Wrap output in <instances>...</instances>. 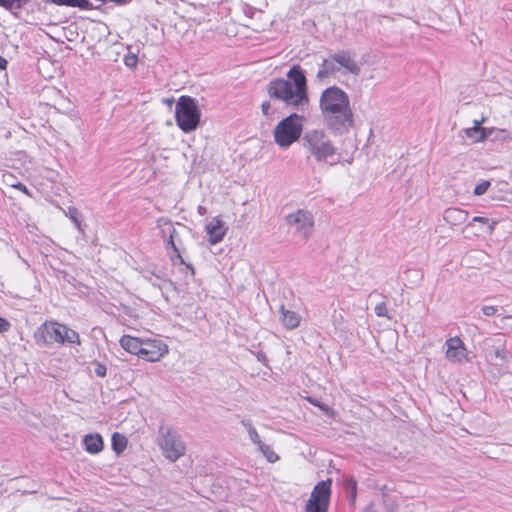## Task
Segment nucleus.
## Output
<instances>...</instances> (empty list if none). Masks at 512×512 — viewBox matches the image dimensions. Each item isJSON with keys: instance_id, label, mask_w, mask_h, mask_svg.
Returning <instances> with one entry per match:
<instances>
[{"instance_id": "obj_1", "label": "nucleus", "mask_w": 512, "mask_h": 512, "mask_svg": "<svg viewBox=\"0 0 512 512\" xmlns=\"http://www.w3.org/2000/svg\"><path fill=\"white\" fill-rule=\"evenodd\" d=\"M319 108L323 122L332 134H346L354 124V113L349 95L338 86L324 89L319 97Z\"/></svg>"}, {"instance_id": "obj_2", "label": "nucleus", "mask_w": 512, "mask_h": 512, "mask_svg": "<svg viewBox=\"0 0 512 512\" xmlns=\"http://www.w3.org/2000/svg\"><path fill=\"white\" fill-rule=\"evenodd\" d=\"M268 93L272 98L296 109L303 108L309 103L307 79L299 65L291 67L286 78L272 80L268 86Z\"/></svg>"}, {"instance_id": "obj_3", "label": "nucleus", "mask_w": 512, "mask_h": 512, "mask_svg": "<svg viewBox=\"0 0 512 512\" xmlns=\"http://www.w3.org/2000/svg\"><path fill=\"white\" fill-rule=\"evenodd\" d=\"M38 345L81 344L78 332L56 321H45L34 333Z\"/></svg>"}, {"instance_id": "obj_4", "label": "nucleus", "mask_w": 512, "mask_h": 512, "mask_svg": "<svg viewBox=\"0 0 512 512\" xmlns=\"http://www.w3.org/2000/svg\"><path fill=\"white\" fill-rule=\"evenodd\" d=\"M480 345L492 374L500 375L509 371L512 356L507 351L505 341L502 338L487 337Z\"/></svg>"}, {"instance_id": "obj_5", "label": "nucleus", "mask_w": 512, "mask_h": 512, "mask_svg": "<svg viewBox=\"0 0 512 512\" xmlns=\"http://www.w3.org/2000/svg\"><path fill=\"white\" fill-rule=\"evenodd\" d=\"M302 145L317 162H328L337 154V147L324 129L307 130Z\"/></svg>"}, {"instance_id": "obj_6", "label": "nucleus", "mask_w": 512, "mask_h": 512, "mask_svg": "<svg viewBox=\"0 0 512 512\" xmlns=\"http://www.w3.org/2000/svg\"><path fill=\"white\" fill-rule=\"evenodd\" d=\"M303 116L292 113L282 119L273 130L275 143L283 149L298 141L303 131Z\"/></svg>"}, {"instance_id": "obj_7", "label": "nucleus", "mask_w": 512, "mask_h": 512, "mask_svg": "<svg viewBox=\"0 0 512 512\" xmlns=\"http://www.w3.org/2000/svg\"><path fill=\"white\" fill-rule=\"evenodd\" d=\"M201 112L195 101L190 96H181L175 106V120L178 127L184 133H190L197 129L200 123Z\"/></svg>"}, {"instance_id": "obj_8", "label": "nucleus", "mask_w": 512, "mask_h": 512, "mask_svg": "<svg viewBox=\"0 0 512 512\" xmlns=\"http://www.w3.org/2000/svg\"><path fill=\"white\" fill-rule=\"evenodd\" d=\"M285 223L294 236L307 241L314 232L315 216L307 209H297L286 215Z\"/></svg>"}, {"instance_id": "obj_9", "label": "nucleus", "mask_w": 512, "mask_h": 512, "mask_svg": "<svg viewBox=\"0 0 512 512\" xmlns=\"http://www.w3.org/2000/svg\"><path fill=\"white\" fill-rule=\"evenodd\" d=\"M158 444L164 456L172 462L182 457L186 451V446L181 437L170 428L161 427L159 429Z\"/></svg>"}, {"instance_id": "obj_10", "label": "nucleus", "mask_w": 512, "mask_h": 512, "mask_svg": "<svg viewBox=\"0 0 512 512\" xmlns=\"http://www.w3.org/2000/svg\"><path fill=\"white\" fill-rule=\"evenodd\" d=\"M332 480L318 482L305 505V512H328Z\"/></svg>"}, {"instance_id": "obj_11", "label": "nucleus", "mask_w": 512, "mask_h": 512, "mask_svg": "<svg viewBox=\"0 0 512 512\" xmlns=\"http://www.w3.org/2000/svg\"><path fill=\"white\" fill-rule=\"evenodd\" d=\"M167 353L168 347L161 340L147 339L143 341L139 358L150 362H156Z\"/></svg>"}, {"instance_id": "obj_12", "label": "nucleus", "mask_w": 512, "mask_h": 512, "mask_svg": "<svg viewBox=\"0 0 512 512\" xmlns=\"http://www.w3.org/2000/svg\"><path fill=\"white\" fill-rule=\"evenodd\" d=\"M333 60L337 63V67L340 70V74L347 75H358L360 73V66L353 58L350 51L341 50L332 54Z\"/></svg>"}, {"instance_id": "obj_13", "label": "nucleus", "mask_w": 512, "mask_h": 512, "mask_svg": "<svg viewBox=\"0 0 512 512\" xmlns=\"http://www.w3.org/2000/svg\"><path fill=\"white\" fill-rule=\"evenodd\" d=\"M446 358L451 362H463L467 360V349L459 337H451L446 340Z\"/></svg>"}, {"instance_id": "obj_14", "label": "nucleus", "mask_w": 512, "mask_h": 512, "mask_svg": "<svg viewBox=\"0 0 512 512\" xmlns=\"http://www.w3.org/2000/svg\"><path fill=\"white\" fill-rule=\"evenodd\" d=\"M205 231L208 235V241L211 245L218 244L226 235L227 227L222 219L214 217L206 226Z\"/></svg>"}, {"instance_id": "obj_15", "label": "nucleus", "mask_w": 512, "mask_h": 512, "mask_svg": "<svg viewBox=\"0 0 512 512\" xmlns=\"http://www.w3.org/2000/svg\"><path fill=\"white\" fill-rule=\"evenodd\" d=\"M157 226L161 230V235L165 242V248L167 250L171 248L172 251H177L179 246L175 243L176 228L173 223L167 218H159L157 220Z\"/></svg>"}, {"instance_id": "obj_16", "label": "nucleus", "mask_w": 512, "mask_h": 512, "mask_svg": "<svg viewBox=\"0 0 512 512\" xmlns=\"http://www.w3.org/2000/svg\"><path fill=\"white\" fill-rule=\"evenodd\" d=\"M469 214L467 211L457 207L447 208L443 213L444 221L450 227H457L464 224L468 220Z\"/></svg>"}, {"instance_id": "obj_17", "label": "nucleus", "mask_w": 512, "mask_h": 512, "mask_svg": "<svg viewBox=\"0 0 512 512\" xmlns=\"http://www.w3.org/2000/svg\"><path fill=\"white\" fill-rule=\"evenodd\" d=\"M85 450L90 454H98L104 448L103 438L98 433L87 434L83 438Z\"/></svg>"}, {"instance_id": "obj_18", "label": "nucleus", "mask_w": 512, "mask_h": 512, "mask_svg": "<svg viewBox=\"0 0 512 512\" xmlns=\"http://www.w3.org/2000/svg\"><path fill=\"white\" fill-rule=\"evenodd\" d=\"M337 73H340V70L337 67V63L333 60V56L331 54L328 58L322 61L316 74V78L319 81H322L323 79L334 76Z\"/></svg>"}, {"instance_id": "obj_19", "label": "nucleus", "mask_w": 512, "mask_h": 512, "mask_svg": "<svg viewBox=\"0 0 512 512\" xmlns=\"http://www.w3.org/2000/svg\"><path fill=\"white\" fill-rule=\"evenodd\" d=\"M281 322L286 329L293 330L299 327L301 323V316L292 310L286 309L284 306L280 308Z\"/></svg>"}, {"instance_id": "obj_20", "label": "nucleus", "mask_w": 512, "mask_h": 512, "mask_svg": "<svg viewBox=\"0 0 512 512\" xmlns=\"http://www.w3.org/2000/svg\"><path fill=\"white\" fill-rule=\"evenodd\" d=\"M143 341L144 340L139 339L137 337H133L130 335H123L120 338L119 343L125 351L129 352L130 354L137 355L139 357V355L141 353Z\"/></svg>"}, {"instance_id": "obj_21", "label": "nucleus", "mask_w": 512, "mask_h": 512, "mask_svg": "<svg viewBox=\"0 0 512 512\" xmlns=\"http://www.w3.org/2000/svg\"><path fill=\"white\" fill-rule=\"evenodd\" d=\"M485 122V118L481 120H474V126L465 129V134L468 138L474 140V142H480L485 140L489 136V132L485 128H482L481 125Z\"/></svg>"}, {"instance_id": "obj_22", "label": "nucleus", "mask_w": 512, "mask_h": 512, "mask_svg": "<svg viewBox=\"0 0 512 512\" xmlns=\"http://www.w3.org/2000/svg\"><path fill=\"white\" fill-rule=\"evenodd\" d=\"M127 442V438L123 434H120L119 432L112 434L111 446L117 455H120L126 449Z\"/></svg>"}, {"instance_id": "obj_23", "label": "nucleus", "mask_w": 512, "mask_h": 512, "mask_svg": "<svg viewBox=\"0 0 512 512\" xmlns=\"http://www.w3.org/2000/svg\"><path fill=\"white\" fill-rule=\"evenodd\" d=\"M169 258L173 265L181 264L184 266V269L190 273L191 276H194L195 271L194 267L187 263L181 255V248H177V251H173L172 254H169Z\"/></svg>"}, {"instance_id": "obj_24", "label": "nucleus", "mask_w": 512, "mask_h": 512, "mask_svg": "<svg viewBox=\"0 0 512 512\" xmlns=\"http://www.w3.org/2000/svg\"><path fill=\"white\" fill-rule=\"evenodd\" d=\"M241 424L246 428L247 432H248V435H249V438L250 440L255 444L257 445L258 447H260L261 444H263V442L261 441V438L257 432V430L255 429V427L252 425L251 421L250 420H247V419H243L241 421Z\"/></svg>"}, {"instance_id": "obj_25", "label": "nucleus", "mask_w": 512, "mask_h": 512, "mask_svg": "<svg viewBox=\"0 0 512 512\" xmlns=\"http://www.w3.org/2000/svg\"><path fill=\"white\" fill-rule=\"evenodd\" d=\"M258 448L268 462L274 463L279 459V456L273 451V449L270 446L263 443Z\"/></svg>"}, {"instance_id": "obj_26", "label": "nucleus", "mask_w": 512, "mask_h": 512, "mask_svg": "<svg viewBox=\"0 0 512 512\" xmlns=\"http://www.w3.org/2000/svg\"><path fill=\"white\" fill-rule=\"evenodd\" d=\"M28 0H0V6L6 10L20 9Z\"/></svg>"}, {"instance_id": "obj_27", "label": "nucleus", "mask_w": 512, "mask_h": 512, "mask_svg": "<svg viewBox=\"0 0 512 512\" xmlns=\"http://www.w3.org/2000/svg\"><path fill=\"white\" fill-rule=\"evenodd\" d=\"M344 486L350 493L349 497L351 501L354 502L357 495V482L353 478L347 477L344 480Z\"/></svg>"}, {"instance_id": "obj_28", "label": "nucleus", "mask_w": 512, "mask_h": 512, "mask_svg": "<svg viewBox=\"0 0 512 512\" xmlns=\"http://www.w3.org/2000/svg\"><path fill=\"white\" fill-rule=\"evenodd\" d=\"M65 215L69 217V219L75 224V227L78 230H81V223L79 220L80 213L78 209H76L75 207H69L68 210L65 211Z\"/></svg>"}, {"instance_id": "obj_29", "label": "nucleus", "mask_w": 512, "mask_h": 512, "mask_svg": "<svg viewBox=\"0 0 512 512\" xmlns=\"http://www.w3.org/2000/svg\"><path fill=\"white\" fill-rule=\"evenodd\" d=\"M143 277L145 280H147L149 283H151L153 286L160 288L161 287V277L157 274H155L152 271H144Z\"/></svg>"}, {"instance_id": "obj_30", "label": "nucleus", "mask_w": 512, "mask_h": 512, "mask_svg": "<svg viewBox=\"0 0 512 512\" xmlns=\"http://www.w3.org/2000/svg\"><path fill=\"white\" fill-rule=\"evenodd\" d=\"M490 185H491V183L488 180L481 181L480 183H478L475 186L474 191H473L474 195H476V196L483 195L484 193L487 192V190L489 189Z\"/></svg>"}, {"instance_id": "obj_31", "label": "nucleus", "mask_w": 512, "mask_h": 512, "mask_svg": "<svg viewBox=\"0 0 512 512\" xmlns=\"http://www.w3.org/2000/svg\"><path fill=\"white\" fill-rule=\"evenodd\" d=\"M375 314L378 316V317H387V318H390L388 316V313H387V306H386V303L385 302H380L378 303L376 306H375Z\"/></svg>"}, {"instance_id": "obj_32", "label": "nucleus", "mask_w": 512, "mask_h": 512, "mask_svg": "<svg viewBox=\"0 0 512 512\" xmlns=\"http://www.w3.org/2000/svg\"><path fill=\"white\" fill-rule=\"evenodd\" d=\"M384 506L387 512H397L398 505L395 501H392L387 496H384Z\"/></svg>"}, {"instance_id": "obj_33", "label": "nucleus", "mask_w": 512, "mask_h": 512, "mask_svg": "<svg viewBox=\"0 0 512 512\" xmlns=\"http://www.w3.org/2000/svg\"><path fill=\"white\" fill-rule=\"evenodd\" d=\"M472 221L473 222L483 223V224H489L490 232L494 230V227H495V224H496V222H494V221L490 222V220L488 218L482 217V216H475V217H473Z\"/></svg>"}, {"instance_id": "obj_34", "label": "nucleus", "mask_w": 512, "mask_h": 512, "mask_svg": "<svg viewBox=\"0 0 512 512\" xmlns=\"http://www.w3.org/2000/svg\"><path fill=\"white\" fill-rule=\"evenodd\" d=\"M497 311L498 309L495 306L485 305L482 307L483 314L488 317L496 315Z\"/></svg>"}, {"instance_id": "obj_35", "label": "nucleus", "mask_w": 512, "mask_h": 512, "mask_svg": "<svg viewBox=\"0 0 512 512\" xmlns=\"http://www.w3.org/2000/svg\"><path fill=\"white\" fill-rule=\"evenodd\" d=\"M10 186L15 188V189L20 190L21 192L25 193L28 196H30V192H29L28 188L24 184H22L21 182H18V181L11 182Z\"/></svg>"}, {"instance_id": "obj_36", "label": "nucleus", "mask_w": 512, "mask_h": 512, "mask_svg": "<svg viewBox=\"0 0 512 512\" xmlns=\"http://www.w3.org/2000/svg\"><path fill=\"white\" fill-rule=\"evenodd\" d=\"M10 328V322L5 318L0 317V333H6L10 330Z\"/></svg>"}, {"instance_id": "obj_37", "label": "nucleus", "mask_w": 512, "mask_h": 512, "mask_svg": "<svg viewBox=\"0 0 512 512\" xmlns=\"http://www.w3.org/2000/svg\"><path fill=\"white\" fill-rule=\"evenodd\" d=\"M310 403H312L314 406H317L319 407L322 411H324L325 413H329L331 412V409L328 405L326 404H323V403H320L319 401L317 400H312V399H309Z\"/></svg>"}, {"instance_id": "obj_38", "label": "nucleus", "mask_w": 512, "mask_h": 512, "mask_svg": "<svg viewBox=\"0 0 512 512\" xmlns=\"http://www.w3.org/2000/svg\"><path fill=\"white\" fill-rule=\"evenodd\" d=\"M106 371L107 370H106L105 365L97 364V366L95 367V373L99 377H105L106 376Z\"/></svg>"}, {"instance_id": "obj_39", "label": "nucleus", "mask_w": 512, "mask_h": 512, "mask_svg": "<svg viewBox=\"0 0 512 512\" xmlns=\"http://www.w3.org/2000/svg\"><path fill=\"white\" fill-rule=\"evenodd\" d=\"M137 63V57L135 55H130L125 57V64L128 67H133Z\"/></svg>"}, {"instance_id": "obj_40", "label": "nucleus", "mask_w": 512, "mask_h": 512, "mask_svg": "<svg viewBox=\"0 0 512 512\" xmlns=\"http://www.w3.org/2000/svg\"><path fill=\"white\" fill-rule=\"evenodd\" d=\"M261 108H262L263 114L267 116L269 114L270 109H271V105H270L269 102H264L262 104Z\"/></svg>"}, {"instance_id": "obj_41", "label": "nucleus", "mask_w": 512, "mask_h": 512, "mask_svg": "<svg viewBox=\"0 0 512 512\" xmlns=\"http://www.w3.org/2000/svg\"><path fill=\"white\" fill-rule=\"evenodd\" d=\"M175 243L178 244V246L182 247V240L180 237V232L176 229V237H175Z\"/></svg>"}, {"instance_id": "obj_42", "label": "nucleus", "mask_w": 512, "mask_h": 512, "mask_svg": "<svg viewBox=\"0 0 512 512\" xmlns=\"http://www.w3.org/2000/svg\"><path fill=\"white\" fill-rule=\"evenodd\" d=\"M7 66V60L0 56V70L6 69Z\"/></svg>"}, {"instance_id": "obj_43", "label": "nucleus", "mask_w": 512, "mask_h": 512, "mask_svg": "<svg viewBox=\"0 0 512 512\" xmlns=\"http://www.w3.org/2000/svg\"><path fill=\"white\" fill-rule=\"evenodd\" d=\"M197 210H198V213H199L201 216H203V215H205V214H206V208H205V207H203V206H198V209H197Z\"/></svg>"}, {"instance_id": "obj_44", "label": "nucleus", "mask_w": 512, "mask_h": 512, "mask_svg": "<svg viewBox=\"0 0 512 512\" xmlns=\"http://www.w3.org/2000/svg\"><path fill=\"white\" fill-rule=\"evenodd\" d=\"M365 512H375L374 505H373V504H370V505L366 508Z\"/></svg>"}, {"instance_id": "obj_45", "label": "nucleus", "mask_w": 512, "mask_h": 512, "mask_svg": "<svg viewBox=\"0 0 512 512\" xmlns=\"http://www.w3.org/2000/svg\"><path fill=\"white\" fill-rule=\"evenodd\" d=\"M257 358H258V360H259V361H264V359H265V355H264V354H262V353H259V354H258V356H257Z\"/></svg>"}]
</instances>
